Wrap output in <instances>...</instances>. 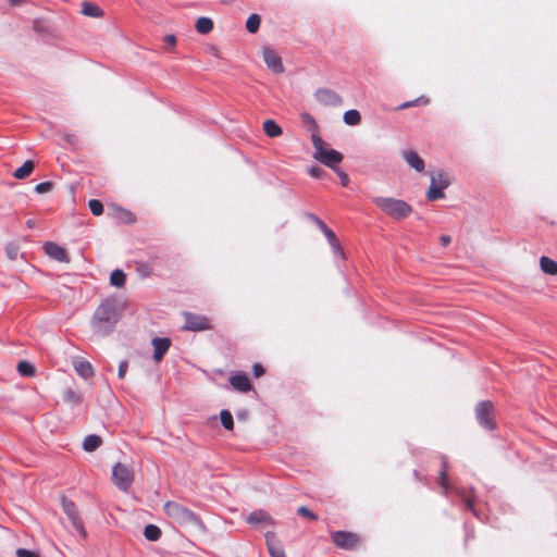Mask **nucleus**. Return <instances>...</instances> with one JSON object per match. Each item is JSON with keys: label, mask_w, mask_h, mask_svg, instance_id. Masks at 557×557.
I'll return each mask as SVG.
<instances>
[{"label": "nucleus", "mask_w": 557, "mask_h": 557, "mask_svg": "<svg viewBox=\"0 0 557 557\" xmlns=\"http://www.w3.org/2000/svg\"><path fill=\"white\" fill-rule=\"evenodd\" d=\"M53 188V183L51 182H42L35 186V191L37 194H45L51 191Z\"/></svg>", "instance_id": "obj_41"}, {"label": "nucleus", "mask_w": 557, "mask_h": 557, "mask_svg": "<svg viewBox=\"0 0 557 557\" xmlns=\"http://www.w3.org/2000/svg\"><path fill=\"white\" fill-rule=\"evenodd\" d=\"M195 28L199 34L206 35L212 32L213 29V22L209 17H199L196 21Z\"/></svg>", "instance_id": "obj_25"}, {"label": "nucleus", "mask_w": 557, "mask_h": 557, "mask_svg": "<svg viewBox=\"0 0 557 557\" xmlns=\"http://www.w3.org/2000/svg\"><path fill=\"white\" fill-rule=\"evenodd\" d=\"M115 218L124 224H133L136 222L135 214L124 208L115 209Z\"/></svg>", "instance_id": "obj_26"}, {"label": "nucleus", "mask_w": 557, "mask_h": 557, "mask_svg": "<svg viewBox=\"0 0 557 557\" xmlns=\"http://www.w3.org/2000/svg\"><path fill=\"white\" fill-rule=\"evenodd\" d=\"M16 369L22 376L34 377L36 375V368L26 360L20 361Z\"/></svg>", "instance_id": "obj_27"}, {"label": "nucleus", "mask_w": 557, "mask_h": 557, "mask_svg": "<svg viewBox=\"0 0 557 557\" xmlns=\"http://www.w3.org/2000/svg\"><path fill=\"white\" fill-rule=\"evenodd\" d=\"M260 23H261V17L258 14L253 13V14L249 15V17L246 21L247 32L250 34L257 33L260 27Z\"/></svg>", "instance_id": "obj_30"}, {"label": "nucleus", "mask_w": 557, "mask_h": 557, "mask_svg": "<svg viewBox=\"0 0 557 557\" xmlns=\"http://www.w3.org/2000/svg\"><path fill=\"white\" fill-rule=\"evenodd\" d=\"M324 171L318 166H311L308 169V174L314 178H321Z\"/></svg>", "instance_id": "obj_42"}, {"label": "nucleus", "mask_w": 557, "mask_h": 557, "mask_svg": "<svg viewBox=\"0 0 557 557\" xmlns=\"http://www.w3.org/2000/svg\"><path fill=\"white\" fill-rule=\"evenodd\" d=\"M63 399L73 405H77L82 401L81 396L73 389L65 391Z\"/></svg>", "instance_id": "obj_38"}, {"label": "nucleus", "mask_w": 557, "mask_h": 557, "mask_svg": "<svg viewBox=\"0 0 557 557\" xmlns=\"http://www.w3.org/2000/svg\"><path fill=\"white\" fill-rule=\"evenodd\" d=\"M88 207H89L90 212L96 216L101 215L103 212V205L100 200H97V199L89 200Z\"/></svg>", "instance_id": "obj_37"}, {"label": "nucleus", "mask_w": 557, "mask_h": 557, "mask_svg": "<svg viewBox=\"0 0 557 557\" xmlns=\"http://www.w3.org/2000/svg\"><path fill=\"white\" fill-rule=\"evenodd\" d=\"M17 557H39L37 553L25 549V548H18L16 550Z\"/></svg>", "instance_id": "obj_43"}, {"label": "nucleus", "mask_w": 557, "mask_h": 557, "mask_svg": "<svg viewBox=\"0 0 557 557\" xmlns=\"http://www.w3.org/2000/svg\"><path fill=\"white\" fill-rule=\"evenodd\" d=\"M475 417L483 428L487 430H494L496 428L495 408L490 400H482L476 405Z\"/></svg>", "instance_id": "obj_5"}, {"label": "nucleus", "mask_w": 557, "mask_h": 557, "mask_svg": "<svg viewBox=\"0 0 557 557\" xmlns=\"http://www.w3.org/2000/svg\"><path fill=\"white\" fill-rule=\"evenodd\" d=\"M64 510L65 512L69 515V517L72 519L73 521V524L74 527L84 532L85 533V530L83 528V524L81 521H78L77 517H76V512H75V508H74V504L70 503V504H65L64 505Z\"/></svg>", "instance_id": "obj_33"}, {"label": "nucleus", "mask_w": 557, "mask_h": 557, "mask_svg": "<svg viewBox=\"0 0 557 557\" xmlns=\"http://www.w3.org/2000/svg\"><path fill=\"white\" fill-rule=\"evenodd\" d=\"M456 493L458 494V496L461 498L462 503L465 504V506L471 510L474 515L475 513V510H474V496H473V493L472 491H466V488H456Z\"/></svg>", "instance_id": "obj_23"}, {"label": "nucleus", "mask_w": 557, "mask_h": 557, "mask_svg": "<svg viewBox=\"0 0 557 557\" xmlns=\"http://www.w3.org/2000/svg\"><path fill=\"white\" fill-rule=\"evenodd\" d=\"M440 240H441V244H442L443 246H448V245L450 244V242H451V238H450V236H448V235H442V236L440 237Z\"/></svg>", "instance_id": "obj_49"}, {"label": "nucleus", "mask_w": 557, "mask_h": 557, "mask_svg": "<svg viewBox=\"0 0 557 557\" xmlns=\"http://www.w3.org/2000/svg\"><path fill=\"white\" fill-rule=\"evenodd\" d=\"M332 542L339 548L352 550L360 545L361 539L358 534L347 531H334L331 533Z\"/></svg>", "instance_id": "obj_7"}, {"label": "nucleus", "mask_w": 557, "mask_h": 557, "mask_svg": "<svg viewBox=\"0 0 557 557\" xmlns=\"http://www.w3.org/2000/svg\"><path fill=\"white\" fill-rule=\"evenodd\" d=\"M253 376L260 377L264 374V368L260 363H255L252 367Z\"/></svg>", "instance_id": "obj_46"}, {"label": "nucleus", "mask_w": 557, "mask_h": 557, "mask_svg": "<svg viewBox=\"0 0 557 557\" xmlns=\"http://www.w3.org/2000/svg\"><path fill=\"white\" fill-rule=\"evenodd\" d=\"M64 140L70 144V145H76L78 143V138L77 136L73 135V134H65L63 136Z\"/></svg>", "instance_id": "obj_48"}, {"label": "nucleus", "mask_w": 557, "mask_h": 557, "mask_svg": "<svg viewBox=\"0 0 557 557\" xmlns=\"http://www.w3.org/2000/svg\"><path fill=\"white\" fill-rule=\"evenodd\" d=\"M73 366H74L75 371L83 379H89V377L94 376V374H95L94 368L89 361L82 360V359L75 360L73 362Z\"/></svg>", "instance_id": "obj_17"}, {"label": "nucleus", "mask_w": 557, "mask_h": 557, "mask_svg": "<svg viewBox=\"0 0 557 557\" xmlns=\"http://www.w3.org/2000/svg\"><path fill=\"white\" fill-rule=\"evenodd\" d=\"M429 103V99L425 98V97H419L412 101H407V102H404L401 103L399 107H398V110H404V109H407V108H410V107H413V106H419V104H428Z\"/></svg>", "instance_id": "obj_39"}, {"label": "nucleus", "mask_w": 557, "mask_h": 557, "mask_svg": "<svg viewBox=\"0 0 557 557\" xmlns=\"http://www.w3.org/2000/svg\"><path fill=\"white\" fill-rule=\"evenodd\" d=\"M263 132L268 137L274 138L282 135V127L274 120L263 122Z\"/></svg>", "instance_id": "obj_21"}, {"label": "nucleus", "mask_w": 557, "mask_h": 557, "mask_svg": "<svg viewBox=\"0 0 557 557\" xmlns=\"http://www.w3.org/2000/svg\"><path fill=\"white\" fill-rule=\"evenodd\" d=\"M184 318L185 323L183 325V330L185 331L201 332L212 330L211 321L206 315L184 312Z\"/></svg>", "instance_id": "obj_8"}, {"label": "nucleus", "mask_w": 557, "mask_h": 557, "mask_svg": "<svg viewBox=\"0 0 557 557\" xmlns=\"http://www.w3.org/2000/svg\"><path fill=\"white\" fill-rule=\"evenodd\" d=\"M102 445V438L99 435L90 434L84 438L83 448L85 451L91 453Z\"/></svg>", "instance_id": "obj_20"}, {"label": "nucleus", "mask_w": 557, "mask_h": 557, "mask_svg": "<svg viewBox=\"0 0 557 557\" xmlns=\"http://www.w3.org/2000/svg\"><path fill=\"white\" fill-rule=\"evenodd\" d=\"M372 200L384 213L396 220H403L412 212L411 206L401 199L374 197Z\"/></svg>", "instance_id": "obj_3"}, {"label": "nucleus", "mask_w": 557, "mask_h": 557, "mask_svg": "<svg viewBox=\"0 0 557 557\" xmlns=\"http://www.w3.org/2000/svg\"><path fill=\"white\" fill-rule=\"evenodd\" d=\"M164 44L168 48L173 49L176 45V37L174 35H166L164 37Z\"/></svg>", "instance_id": "obj_45"}, {"label": "nucleus", "mask_w": 557, "mask_h": 557, "mask_svg": "<svg viewBox=\"0 0 557 557\" xmlns=\"http://www.w3.org/2000/svg\"><path fill=\"white\" fill-rule=\"evenodd\" d=\"M401 156L407 164L416 171L422 172L424 170V161L418 156L416 151L405 150L403 151Z\"/></svg>", "instance_id": "obj_16"}, {"label": "nucleus", "mask_w": 557, "mask_h": 557, "mask_svg": "<svg viewBox=\"0 0 557 557\" xmlns=\"http://www.w3.org/2000/svg\"><path fill=\"white\" fill-rule=\"evenodd\" d=\"M127 368H128V363L127 361H122L119 366V377L120 379H124L125 377V374H126V371H127Z\"/></svg>", "instance_id": "obj_47"}, {"label": "nucleus", "mask_w": 557, "mask_h": 557, "mask_svg": "<svg viewBox=\"0 0 557 557\" xmlns=\"http://www.w3.org/2000/svg\"><path fill=\"white\" fill-rule=\"evenodd\" d=\"M302 119H304L305 121H308V122H311V123H313V122H314V121H313V119L311 117V115H309V114H307V113L302 114Z\"/></svg>", "instance_id": "obj_50"}, {"label": "nucleus", "mask_w": 557, "mask_h": 557, "mask_svg": "<svg viewBox=\"0 0 557 557\" xmlns=\"http://www.w3.org/2000/svg\"><path fill=\"white\" fill-rule=\"evenodd\" d=\"M298 515L312 521L318 520V516L306 506H300L297 509Z\"/></svg>", "instance_id": "obj_40"}, {"label": "nucleus", "mask_w": 557, "mask_h": 557, "mask_svg": "<svg viewBox=\"0 0 557 557\" xmlns=\"http://www.w3.org/2000/svg\"><path fill=\"white\" fill-rule=\"evenodd\" d=\"M44 249L50 258L60 262H69V255L66 250L60 245L48 242L44 245Z\"/></svg>", "instance_id": "obj_12"}, {"label": "nucleus", "mask_w": 557, "mask_h": 557, "mask_svg": "<svg viewBox=\"0 0 557 557\" xmlns=\"http://www.w3.org/2000/svg\"><path fill=\"white\" fill-rule=\"evenodd\" d=\"M431 184L445 189L450 185V181L445 173L437 172L431 176Z\"/></svg>", "instance_id": "obj_28"}, {"label": "nucleus", "mask_w": 557, "mask_h": 557, "mask_svg": "<svg viewBox=\"0 0 557 557\" xmlns=\"http://www.w3.org/2000/svg\"><path fill=\"white\" fill-rule=\"evenodd\" d=\"M152 346L153 359L154 361L160 362L171 346V339L168 337H154L152 339Z\"/></svg>", "instance_id": "obj_13"}, {"label": "nucleus", "mask_w": 557, "mask_h": 557, "mask_svg": "<svg viewBox=\"0 0 557 557\" xmlns=\"http://www.w3.org/2000/svg\"><path fill=\"white\" fill-rule=\"evenodd\" d=\"M315 99L323 106H339L342 98L338 94L330 89H319L315 92Z\"/></svg>", "instance_id": "obj_11"}, {"label": "nucleus", "mask_w": 557, "mask_h": 557, "mask_svg": "<svg viewBox=\"0 0 557 557\" xmlns=\"http://www.w3.org/2000/svg\"><path fill=\"white\" fill-rule=\"evenodd\" d=\"M230 384L235 391L240 393H247L252 388L248 375L243 372L233 373L230 376Z\"/></svg>", "instance_id": "obj_10"}, {"label": "nucleus", "mask_w": 557, "mask_h": 557, "mask_svg": "<svg viewBox=\"0 0 557 557\" xmlns=\"http://www.w3.org/2000/svg\"><path fill=\"white\" fill-rule=\"evenodd\" d=\"M343 119L347 125L354 126V125H358L360 123L361 115H360L359 111L351 109L344 113Z\"/></svg>", "instance_id": "obj_31"}, {"label": "nucleus", "mask_w": 557, "mask_h": 557, "mask_svg": "<svg viewBox=\"0 0 557 557\" xmlns=\"http://www.w3.org/2000/svg\"><path fill=\"white\" fill-rule=\"evenodd\" d=\"M267 544L271 557H286L283 548L275 541L274 534L267 535Z\"/></svg>", "instance_id": "obj_22"}, {"label": "nucleus", "mask_w": 557, "mask_h": 557, "mask_svg": "<svg viewBox=\"0 0 557 557\" xmlns=\"http://www.w3.org/2000/svg\"><path fill=\"white\" fill-rule=\"evenodd\" d=\"M308 216L312 222H314L317 224V226L320 228V231L323 232V234L327 238L331 246L334 249L339 250V244H338L335 233L331 228H329L327 225L317 215L308 214Z\"/></svg>", "instance_id": "obj_14"}, {"label": "nucleus", "mask_w": 557, "mask_h": 557, "mask_svg": "<svg viewBox=\"0 0 557 557\" xmlns=\"http://www.w3.org/2000/svg\"><path fill=\"white\" fill-rule=\"evenodd\" d=\"M34 169V161L27 160L13 172V177L16 180H24L33 173Z\"/></svg>", "instance_id": "obj_19"}, {"label": "nucleus", "mask_w": 557, "mask_h": 557, "mask_svg": "<svg viewBox=\"0 0 557 557\" xmlns=\"http://www.w3.org/2000/svg\"><path fill=\"white\" fill-rule=\"evenodd\" d=\"M334 171H335V172L337 173V175L339 176L342 185H343L344 187H346V186L348 185V183H349V177H348V175H347L345 172H343L342 170L337 169V168H336V169H334Z\"/></svg>", "instance_id": "obj_44"}, {"label": "nucleus", "mask_w": 557, "mask_h": 557, "mask_svg": "<svg viewBox=\"0 0 557 557\" xmlns=\"http://www.w3.org/2000/svg\"><path fill=\"white\" fill-rule=\"evenodd\" d=\"M263 60L272 72L282 73L284 71L281 57L273 49H263Z\"/></svg>", "instance_id": "obj_9"}, {"label": "nucleus", "mask_w": 557, "mask_h": 557, "mask_svg": "<svg viewBox=\"0 0 557 557\" xmlns=\"http://www.w3.org/2000/svg\"><path fill=\"white\" fill-rule=\"evenodd\" d=\"M426 197L429 200L434 201V200L443 199L445 197V194L443 191V188H440L435 185L430 184V187L426 193Z\"/></svg>", "instance_id": "obj_35"}, {"label": "nucleus", "mask_w": 557, "mask_h": 557, "mask_svg": "<svg viewBox=\"0 0 557 557\" xmlns=\"http://www.w3.org/2000/svg\"><path fill=\"white\" fill-rule=\"evenodd\" d=\"M312 144L315 149L313 156L315 160L333 170L342 162L343 154L336 150L329 149L326 143L318 135H312Z\"/></svg>", "instance_id": "obj_4"}, {"label": "nucleus", "mask_w": 557, "mask_h": 557, "mask_svg": "<svg viewBox=\"0 0 557 557\" xmlns=\"http://www.w3.org/2000/svg\"><path fill=\"white\" fill-rule=\"evenodd\" d=\"M541 270L549 275L557 274V262L546 256L541 257L540 259Z\"/></svg>", "instance_id": "obj_24"}, {"label": "nucleus", "mask_w": 557, "mask_h": 557, "mask_svg": "<svg viewBox=\"0 0 557 557\" xmlns=\"http://www.w3.org/2000/svg\"><path fill=\"white\" fill-rule=\"evenodd\" d=\"M161 530L154 524H148L145 527L144 535L149 541H158L161 537Z\"/></svg>", "instance_id": "obj_34"}, {"label": "nucleus", "mask_w": 557, "mask_h": 557, "mask_svg": "<svg viewBox=\"0 0 557 557\" xmlns=\"http://www.w3.org/2000/svg\"><path fill=\"white\" fill-rule=\"evenodd\" d=\"M82 14L89 17L99 18L104 15L103 10L96 3L84 1L82 3Z\"/></svg>", "instance_id": "obj_18"}, {"label": "nucleus", "mask_w": 557, "mask_h": 557, "mask_svg": "<svg viewBox=\"0 0 557 557\" xmlns=\"http://www.w3.org/2000/svg\"><path fill=\"white\" fill-rule=\"evenodd\" d=\"M119 320L116 306L113 301L104 300L96 309L92 317V325L97 333L107 335Z\"/></svg>", "instance_id": "obj_1"}, {"label": "nucleus", "mask_w": 557, "mask_h": 557, "mask_svg": "<svg viewBox=\"0 0 557 557\" xmlns=\"http://www.w3.org/2000/svg\"><path fill=\"white\" fill-rule=\"evenodd\" d=\"M438 475H440V478H438L440 479V485H441V487L443 490V493L447 494L449 488H450V486H449V482H448V478H447L448 471H447L446 461H443L442 469H441Z\"/></svg>", "instance_id": "obj_32"}, {"label": "nucleus", "mask_w": 557, "mask_h": 557, "mask_svg": "<svg viewBox=\"0 0 557 557\" xmlns=\"http://www.w3.org/2000/svg\"><path fill=\"white\" fill-rule=\"evenodd\" d=\"M220 419H221V423L222 425L231 431L233 430L234 428V420H233V416L231 414V412L228 410H222L220 412Z\"/></svg>", "instance_id": "obj_36"}, {"label": "nucleus", "mask_w": 557, "mask_h": 557, "mask_svg": "<svg viewBox=\"0 0 557 557\" xmlns=\"http://www.w3.org/2000/svg\"><path fill=\"white\" fill-rule=\"evenodd\" d=\"M246 522L251 525H271L273 519L267 511L256 510L247 516Z\"/></svg>", "instance_id": "obj_15"}, {"label": "nucleus", "mask_w": 557, "mask_h": 557, "mask_svg": "<svg viewBox=\"0 0 557 557\" xmlns=\"http://www.w3.org/2000/svg\"><path fill=\"white\" fill-rule=\"evenodd\" d=\"M165 515L172 519L174 522L181 525H191V527H200L202 528V521L198 516H196L190 509L185 507L184 505L169 500L163 506Z\"/></svg>", "instance_id": "obj_2"}, {"label": "nucleus", "mask_w": 557, "mask_h": 557, "mask_svg": "<svg viewBox=\"0 0 557 557\" xmlns=\"http://www.w3.org/2000/svg\"><path fill=\"white\" fill-rule=\"evenodd\" d=\"M126 275L122 270H114L110 275V283L115 287H123L125 285Z\"/></svg>", "instance_id": "obj_29"}, {"label": "nucleus", "mask_w": 557, "mask_h": 557, "mask_svg": "<svg viewBox=\"0 0 557 557\" xmlns=\"http://www.w3.org/2000/svg\"><path fill=\"white\" fill-rule=\"evenodd\" d=\"M113 483L121 490L126 492L134 480L133 471L129 467L123 463H117L112 470Z\"/></svg>", "instance_id": "obj_6"}, {"label": "nucleus", "mask_w": 557, "mask_h": 557, "mask_svg": "<svg viewBox=\"0 0 557 557\" xmlns=\"http://www.w3.org/2000/svg\"><path fill=\"white\" fill-rule=\"evenodd\" d=\"M10 2L13 4V5H18L22 0H10Z\"/></svg>", "instance_id": "obj_51"}]
</instances>
